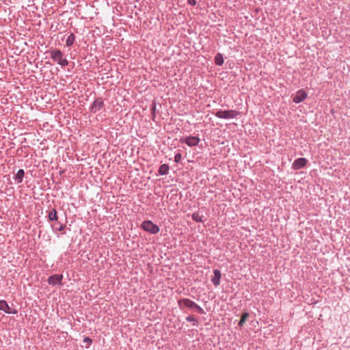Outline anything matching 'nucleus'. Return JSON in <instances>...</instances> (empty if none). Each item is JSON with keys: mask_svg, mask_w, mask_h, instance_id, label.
Returning <instances> with one entry per match:
<instances>
[{"mask_svg": "<svg viewBox=\"0 0 350 350\" xmlns=\"http://www.w3.org/2000/svg\"><path fill=\"white\" fill-rule=\"evenodd\" d=\"M105 106L104 101L102 97L96 98L90 107V110L92 113H96L100 111Z\"/></svg>", "mask_w": 350, "mask_h": 350, "instance_id": "nucleus-6", "label": "nucleus"}, {"mask_svg": "<svg viewBox=\"0 0 350 350\" xmlns=\"http://www.w3.org/2000/svg\"><path fill=\"white\" fill-rule=\"evenodd\" d=\"M83 341L88 345V347H89L92 342V340L89 337H85Z\"/></svg>", "mask_w": 350, "mask_h": 350, "instance_id": "nucleus-22", "label": "nucleus"}, {"mask_svg": "<svg viewBox=\"0 0 350 350\" xmlns=\"http://www.w3.org/2000/svg\"><path fill=\"white\" fill-rule=\"evenodd\" d=\"M215 64L218 66H221L224 64V58L221 53H217L215 56Z\"/></svg>", "mask_w": 350, "mask_h": 350, "instance_id": "nucleus-17", "label": "nucleus"}, {"mask_svg": "<svg viewBox=\"0 0 350 350\" xmlns=\"http://www.w3.org/2000/svg\"><path fill=\"white\" fill-rule=\"evenodd\" d=\"M213 273L214 276L211 281L215 286H217L220 284L221 271L219 269H214Z\"/></svg>", "mask_w": 350, "mask_h": 350, "instance_id": "nucleus-10", "label": "nucleus"}, {"mask_svg": "<svg viewBox=\"0 0 350 350\" xmlns=\"http://www.w3.org/2000/svg\"><path fill=\"white\" fill-rule=\"evenodd\" d=\"M186 320L188 322L193 323V325H198V319L194 315H189L186 317Z\"/></svg>", "mask_w": 350, "mask_h": 350, "instance_id": "nucleus-20", "label": "nucleus"}, {"mask_svg": "<svg viewBox=\"0 0 350 350\" xmlns=\"http://www.w3.org/2000/svg\"><path fill=\"white\" fill-rule=\"evenodd\" d=\"M178 306L180 310L189 308L199 314H205L204 310L201 306L188 298H183L178 300Z\"/></svg>", "mask_w": 350, "mask_h": 350, "instance_id": "nucleus-2", "label": "nucleus"}, {"mask_svg": "<svg viewBox=\"0 0 350 350\" xmlns=\"http://www.w3.org/2000/svg\"><path fill=\"white\" fill-rule=\"evenodd\" d=\"M155 109H156V106L154 104L151 110H152V113L153 114V117L154 116V113H155Z\"/></svg>", "mask_w": 350, "mask_h": 350, "instance_id": "nucleus-24", "label": "nucleus"}, {"mask_svg": "<svg viewBox=\"0 0 350 350\" xmlns=\"http://www.w3.org/2000/svg\"><path fill=\"white\" fill-rule=\"evenodd\" d=\"M169 170H170V167H169L168 165L163 164V165H160L158 172L160 175H166L168 174Z\"/></svg>", "mask_w": 350, "mask_h": 350, "instance_id": "nucleus-14", "label": "nucleus"}, {"mask_svg": "<svg viewBox=\"0 0 350 350\" xmlns=\"http://www.w3.org/2000/svg\"><path fill=\"white\" fill-rule=\"evenodd\" d=\"M17 310L16 309L10 310V312L8 314H16Z\"/></svg>", "mask_w": 350, "mask_h": 350, "instance_id": "nucleus-25", "label": "nucleus"}, {"mask_svg": "<svg viewBox=\"0 0 350 350\" xmlns=\"http://www.w3.org/2000/svg\"><path fill=\"white\" fill-rule=\"evenodd\" d=\"M192 219L196 222H203V216L198 212H195L191 215Z\"/></svg>", "mask_w": 350, "mask_h": 350, "instance_id": "nucleus-18", "label": "nucleus"}, {"mask_svg": "<svg viewBox=\"0 0 350 350\" xmlns=\"http://www.w3.org/2000/svg\"><path fill=\"white\" fill-rule=\"evenodd\" d=\"M63 279V275L61 274H55L48 278V283L51 285L59 284Z\"/></svg>", "mask_w": 350, "mask_h": 350, "instance_id": "nucleus-9", "label": "nucleus"}, {"mask_svg": "<svg viewBox=\"0 0 350 350\" xmlns=\"http://www.w3.org/2000/svg\"><path fill=\"white\" fill-rule=\"evenodd\" d=\"M48 220L49 221H57L58 216L55 208H53L48 211Z\"/></svg>", "mask_w": 350, "mask_h": 350, "instance_id": "nucleus-11", "label": "nucleus"}, {"mask_svg": "<svg viewBox=\"0 0 350 350\" xmlns=\"http://www.w3.org/2000/svg\"><path fill=\"white\" fill-rule=\"evenodd\" d=\"M200 141V139L198 137L191 135L185 137H181L180 139V142L181 144H186L187 146L190 147L197 146L199 144Z\"/></svg>", "mask_w": 350, "mask_h": 350, "instance_id": "nucleus-5", "label": "nucleus"}, {"mask_svg": "<svg viewBox=\"0 0 350 350\" xmlns=\"http://www.w3.org/2000/svg\"><path fill=\"white\" fill-rule=\"evenodd\" d=\"M187 2L191 5H196V0H187Z\"/></svg>", "mask_w": 350, "mask_h": 350, "instance_id": "nucleus-23", "label": "nucleus"}, {"mask_svg": "<svg viewBox=\"0 0 350 350\" xmlns=\"http://www.w3.org/2000/svg\"><path fill=\"white\" fill-rule=\"evenodd\" d=\"M46 53H49L52 60L59 64L61 67L64 68L68 65V59L60 49L51 48V49Z\"/></svg>", "mask_w": 350, "mask_h": 350, "instance_id": "nucleus-1", "label": "nucleus"}, {"mask_svg": "<svg viewBox=\"0 0 350 350\" xmlns=\"http://www.w3.org/2000/svg\"><path fill=\"white\" fill-rule=\"evenodd\" d=\"M0 310L4 311L7 314L10 312V308L9 307V305L8 304L6 301H0Z\"/></svg>", "mask_w": 350, "mask_h": 350, "instance_id": "nucleus-15", "label": "nucleus"}, {"mask_svg": "<svg viewBox=\"0 0 350 350\" xmlns=\"http://www.w3.org/2000/svg\"><path fill=\"white\" fill-rule=\"evenodd\" d=\"M182 159V154L180 152H178L175 154L174 161L176 163H179Z\"/></svg>", "mask_w": 350, "mask_h": 350, "instance_id": "nucleus-21", "label": "nucleus"}, {"mask_svg": "<svg viewBox=\"0 0 350 350\" xmlns=\"http://www.w3.org/2000/svg\"><path fill=\"white\" fill-rule=\"evenodd\" d=\"M52 228H53V230H55V231H63V230H64V229L66 228V225L61 224L57 221H55V224H52Z\"/></svg>", "mask_w": 350, "mask_h": 350, "instance_id": "nucleus-16", "label": "nucleus"}, {"mask_svg": "<svg viewBox=\"0 0 350 350\" xmlns=\"http://www.w3.org/2000/svg\"><path fill=\"white\" fill-rule=\"evenodd\" d=\"M141 228L144 231L151 234H157L159 232V227L150 220H146L141 224Z\"/></svg>", "mask_w": 350, "mask_h": 350, "instance_id": "nucleus-4", "label": "nucleus"}, {"mask_svg": "<svg viewBox=\"0 0 350 350\" xmlns=\"http://www.w3.org/2000/svg\"><path fill=\"white\" fill-rule=\"evenodd\" d=\"M308 96V94L304 90H299L293 97V102L299 103L304 101Z\"/></svg>", "mask_w": 350, "mask_h": 350, "instance_id": "nucleus-7", "label": "nucleus"}, {"mask_svg": "<svg viewBox=\"0 0 350 350\" xmlns=\"http://www.w3.org/2000/svg\"><path fill=\"white\" fill-rule=\"evenodd\" d=\"M241 113L237 110H219L214 113V115L218 118L232 119L239 116Z\"/></svg>", "mask_w": 350, "mask_h": 350, "instance_id": "nucleus-3", "label": "nucleus"}, {"mask_svg": "<svg viewBox=\"0 0 350 350\" xmlns=\"http://www.w3.org/2000/svg\"><path fill=\"white\" fill-rule=\"evenodd\" d=\"M249 317V313L248 312H244L241 315V319L239 322V327H242L243 325V324L245 323V321H247V318Z\"/></svg>", "mask_w": 350, "mask_h": 350, "instance_id": "nucleus-19", "label": "nucleus"}, {"mask_svg": "<svg viewBox=\"0 0 350 350\" xmlns=\"http://www.w3.org/2000/svg\"><path fill=\"white\" fill-rule=\"evenodd\" d=\"M75 42V36L73 33H71L66 40V45L68 47H70L73 45Z\"/></svg>", "mask_w": 350, "mask_h": 350, "instance_id": "nucleus-13", "label": "nucleus"}, {"mask_svg": "<svg viewBox=\"0 0 350 350\" xmlns=\"http://www.w3.org/2000/svg\"><path fill=\"white\" fill-rule=\"evenodd\" d=\"M308 160L306 158H299L293 163L292 167L295 170H299L306 165Z\"/></svg>", "mask_w": 350, "mask_h": 350, "instance_id": "nucleus-8", "label": "nucleus"}, {"mask_svg": "<svg viewBox=\"0 0 350 350\" xmlns=\"http://www.w3.org/2000/svg\"><path fill=\"white\" fill-rule=\"evenodd\" d=\"M24 176H25L24 170L23 169L18 170L14 176V180H16V183H21L23 182Z\"/></svg>", "mask_w": 350, "mask_h": 350, "instance_id": "nucleus-12", "label": "nucleus"}]
</instances>
